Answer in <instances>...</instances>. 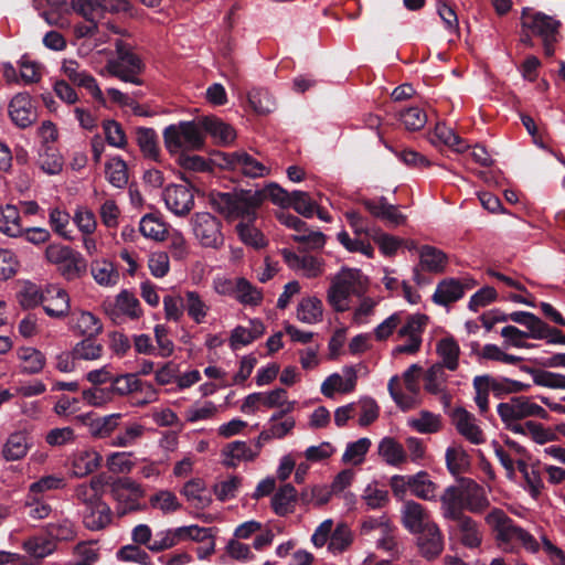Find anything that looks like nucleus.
<instances>
[{
    "label": "nucleus",
    "instance_id": "nucleus-29",
    "mask_svg": "<svg viewBox=\"0 0 565 565\" xmlns=\"http://www.w3.org/2000/svg\"><path fill=\"white\" fill-rule=\"evenodd\" d=\"M111 515L110 508L103 499L82 511L83 523L90 531H99L108 526L111 522Z\"/></svg>",
    "mask_w": 565,
    "mask_h": 565
},
{
    "label": "nucleus",
    "instance_id": "nucleus-8",
    "mask_svg": "<svg viewBox=\"0 0 565 565\" xmlns=\"http://www.w3.org/2000/svg\"><path fill=\"white\" fill-rule=\"evenodd\" d=\"M192 231L203 247L218 249L224 245L222 222L207 212L195 213L191 217Z\"/></svg>",
    "mask_w": 565,
    "mask_h": 565
},
{
    "label": "nucleus",
    "instance_id": "nucleus-63",
    "mask_svg": "<svg viewBox=\"0 0 565 565\" xmlns=\"http://www.w3.org/2000/svg\"><path fill=\"white\" fill-rule=\"evenodd\" d=\"M352 543V532L345 524H338L332 532L328 548L333 554L342 553Z\"/></svg>",
    "mask_w": 565,
    "mask_h": 565
},
{
    "label": "nucleus",
    "instance_id": "nucleus-16",
    "mask_svg": "<svg viewBox=\"0 0 565 565\" xmlns=\"http://www.w3.org/2000/svg\"><path fill=\"white\" fill-rule=\"evenodd\" d=\"M465 509L471 513H481L489 505L487 492L482 486L469 478L458 480Z\"/></svg>",
    "mask_w": 565,
    "mask_h": 565
},
{
    "label": "nucleus",
    "instance_id": "nucleus-58",
    "mask_svg": "<svg viewBox=\"0 0 565 565\" xmlns=\"http://www.w3.org/2000/svg\"><path fill=\"white\" fill-rule=\"evenodd\" d=\"M103 354V345L95 342L93 338H86L78 342L73 351L74 360L94 361L98 360Z\"/></svg>",
    "mask_w": 565,
    "mask_h": 565
},
{
    "label": "nucleus",
    "instance_id": "nucleus-13",
    "mask_svg": "<svg viewBox=\"0 0 565 565\" xmlns=\"http://www.w3.org/2000/svg\"><path fill=\"white\" fill-rule=\"evenodd\" d=\"M476 285V280L470 277L444 279L437 285L433 300L437 305L448 306L461 299L466 290L472 289Z\"/></svg>",
    "mask_w": 565,
    "mask_h": 565
},
{
    "label": "nucleus",
    "instance_id": "nucleus-53",
    "mask_svg": "<svg viewBox=\"0 0 565 565\" xmlns=\"http://www.w3.org/2000/svg\"><path fill=\"white\" fill-rule=\"evenodd\" d=\"M252 222H239L236 231L241 241L255 249H260L267 245V241L263 233L250 224Z\"/></svg>",
    "mask_w": 565,
    "mask_h": 565
},
{
    "label": "nucleus",
    "instance_id": "nucleus-10",
    "mask_svg": "<svg viewBox=\"0 0 565 565\" xmlns=\"http://www.w3.org/2000/svg\"><path fill=\"white\" fill-rule=\"evenodd\" d=\"M427 324L425 315H412L407 317L406 322L397 330L399 339L405 338L406 342L394 348L393 354H415L420 350L423 342V332Z\"/></svg>",
    "mask_w": 565,
    "mask_h": 565
},
{
    "label": "nucleus",
    "instance_id": "nucleus-57",
    "mask_svg": "<svg viewBox=\"0 0 565 565\" xmlns=\"http://www.w3.org/2000/svg\"><path fill=\"white\" fill-rule=\"evenodd\" d=\"M289 206L300 215L309 218L313 216L318 203L317 200L307 192L292 191Z\"/></svg>",
    "mask_w": 565,
    "mask_h": 565
},
{
    "label": "nucleus",
    "instance_id": "nucleus-18",
    "mask_svg": "<svg viewBox=\"0 0 565 565\" xmlns=\"http://www.w3.org/2000/svg\"><path fill=\"white\" fill-rule=\"evenodd\" d=\"M417 534L419 554L427 561L436 559L444 551V537L439 526L436 523L428 524Z\"/></svg>",
    "mask_w": 565,
    "mask_h": 565
},
{
    "label": "nucleus",
    "instance_id": "nucleus-30",
    "mask_svg": "<svg viewBox=\"0 0 565 565\" xmlns=\"http://www.w3.org/2000/svg\"><path fill=\"white\" fill-rule=\"evenodd\" d=\"M104 486L105 478L103 476H95L88 483L83 482L74 487L73 499L78 504L84 505V508L92 505L103 499Z\"/></svg>",
    "mask_w": 565,
    "mask_h": 565
},
{
    "label": "nucleus",
    "instance_id": "nucleus-15",
    "mask_svg": "<svg viewBox=\"0 0 565 565\" xmlns=\"http://www.w3.org/2000/svg\"><path fill=\"white\" fill-rule=\"evenodd\" d=\"M163 199L167 207L179 216L186 215L194 205L193 192L186 182L167 186Z\"/></svg>",
    "mask_w": 565,
    "mask_h": 565
},
{
    "label": "nucleus",
    "instance_id": "nucleus-34",
    "mask_svg": "<svg viewBox=\"0 0 565 565\" xmlns=\"http://www.w3.org/2000/svg\"><path fill=\"white\" fill-rule=\"evenodd\" d=\"M90 274L94 280L103 287L116 286L120 275L115 265L107 259H95L90 264Z\"/></svg>",
    "mask_w": 565,
    "mask_h": 565
},
{
    "label": "nucleus",
    "instance_id": "nucleus-3",
    "mask_svg": "<svg viewBox=\"0 0 565 565\" xmlns=\"http://www.w3.org/2000/svg\"><path fill=\"white\" fill-rule=\"evenodd\" d=\"M497 412L505 428L514 434L523 431V424L520 423L522 419L529 417L548 418L547 412L542 406L524 395L513 396L509 401L500 403Z\"/></svg>",
    "mask_w": 565,
    "mask_h": 565
},
{
    "label": "nucleus",
    "instance_id": "nucleus-11",
    "mask_svg": "<svg viewBox=\"0 0 565 565\" xmlns=\"http://www.w3.org/2000/svg\"><path fill=\"white\" fill-rule=\"evenodd\" d=\"M110 495L118 503L119 513L126 514L140 509L139 500L145 491L136 481L124 478L111 483Z\"/></svg>",
    "mask_w": 565,
    "mask_h": 565
},
{
    "label": "nucleus",
    "instance_id": "nucleus-38",
    "mask_svg": "<svg viewBox=\"0 0 565 565\" xmlns=\"http://www.w3.org/2000/svg\"><path fill=\"white\" fill-rule=\"evenodd\" d=\"M18 356L21 361V372L29 375L40 373L46 362L44 354L34 348H21Z\"/></svg>",
    "mask_w": 565,
    "mask_h": 565
},
{
    "label": "nucleus",
    "instance_id": "nucleus-32",
    "mask_svg": "<svg viewBox=\"0 0 565 565\" xmlns=\"http://www.w3.org/2000/svg\"><path fill=\"white\" fill-rule=\"evenodd\" d=\"M437 364L455 372L459 367L460 347L452 337L440 339L436 344Z\"/></svg>",
    "mask_w": 565,
    "mask_h": 565
},
{
    "label": "nucleus",
    "instance_id": "nucleus-6",
    "mask_svg": "<svg viewBox=\"0 0 565 565\" xmlns=\"http://www.w3.org/2000/svg\"><path fill=\"white\" fill-rule=\"evenodd\" d=\"M45 258L67 280L76 279L86 271V262L81 253L62 244H50L45 249Z\"/></svg>",
    "mask_w": 565,
    "mask_h": 565
},
{
    "label": "nucleus",
    "instance_id": "nucleus-24",
    "mask_svg": "<svg viewBox=\"0 0 565 565\" xmlns=\"http://www.w3.org/2000/svg\"><path fill=\"white\" fill-rule=\"evenodd\" d=\"M452 422L459 434L470 443L479 445L484 441L483 433L477 425L476 417L465 408H456L454 411Z\"/></svg>",
    "mask_w": 565,
    "mask_h": 565
},
{
    "label": "nucleus",
    "instance_id": "nucleus-14",
    "mask_svg": "<svg viewBox=\"0 0 565 565\" xmlns=\"http://www.w3.org/2000/svg\"><path fill=\"white\" fill-rule=\"evenodd\" d=\"M419 264L414 268V280L423 284L422 271L441 274L448 264V256L439 248L431 245H423L418 248Z\"/></svg>",
    "mask_w": 565,
    "mask_h": 565
},
{
    "label": "nucleus",
    "instance_id": "nucleus-7",
    "mask_svg": "<svg viewBox=\"0 0 565 565\" xmlns=\"http://www.w3.org/2000/svg\"><path fill=\"white\" fill-rule=\"evenodd\" d=\"M362 275L359 269H343L332 280L328 291V300L337 311L348 309V299L351 295L362 290Z\"/></svg>",
    "mask_w": 565,
    "mask_h": 565
},
{
    "label": "nucleus",
    "instance_id": "nucleus-36",
    "mask_svg": "<svg viewBox=\"0 0 565 565\" xmlns=\"http://www.w3.org/2000/svg\"><path fill=\"white\" fill-rule=\"evenodd\" d=\"M433 143L440 142L457 153L463 152L469 148L465 139L457 135L451 128L445 124H437L430 137Z\"/></svg>",
    "mask_w": 565,
    "mask_h": 565
},
{
    "label": "nucleus",
    "instance_id": "nucleus-55",
    "mask_svg": "<svg viewBox=\"0 0 565 565\" xmlns=\"http://www.w3.org/2000/svg\"><path fill=\"white\" fill-rule=\"evenodd\" d=\"M149 503L153 509H158L164 514H170L181 509V503L177 495L169 490L158 491L150 497Z\"/></svg>",
    "mask_w": 565,
    "mask_h": 565
},
{
    "label": "nucleus",
    "instance_id": "nucleus-52",
    "mask_svg": "<svg viewBox=\"0 0 565 565\" xmlns=\"http://www.w3.org/2000/svg\"><path fill=\"white\" fill-rule=\"evenodd\" d=\"M28 439L21 433L12 434L3 446L2 455L7 460H19L28 452Z\"/></svg>",
    "mask_w": 565,
    "mask_h": 565
},
{
    "label": "nucleus",
    "instance_id": "nucleus-60",
    "mask_svg": "<svg viewBox=\"0 0 565 565\" xmlns=\"http://www.w3.org/2000/svg\"><path fill=\"white\" fill-rule=\"evenodd\" d=\"M371 447V440L369 438H360L356 441L348 444L345 451L342 456L344 463L359 465L363 462L366 452Z\"/></svg>",
    "mask_w": 565,
    "mask_h": 565
},
{
    "label": "nucleus",
    "instance_id": "nucleus-21",
    "mask_svg": "<svg viewBox=\"0 0 565 565\" xmlns=\"http://www.w3.org/2000/svg\"><path fill=\"white\" fill-rule=\"evenodd\" d=\"M402 523L412 533H418L428 524H434L427 510L418 502L405 501L402 510Z\"/></svg>",
    "mask_w": 565,
    "mask_h": 565
},
{
    "label": "nucleus",
    "instance_id": "nucleus-35",
    "mask_svg": "<svg viewBox=\"0 0 565 565\" xmlns=\"http://www.w3.org/2000/svg\"><path fill=\"white\" fill-rule=\"evenodd\" d=\"M437 491V483L431 480L426 471H419L411 476V492L413 495L425 501H435Z\"/></svg>",
    "mask_w": 565,
    "mask_h": 565
},
{
    "label": "nucleus",
    "instance_id": "nucleus-48",
    "mask_svg": "<svg viewBox=\"0 0 565 565\" xmlns=\"http://www.w3.org/2000/svg\"><path fill=\"white\" fill-rule=\"evenodd\" d=\"M408 426L420 434H434L441 428V420L439 415L422 411L417 417L408 419Z\"/></svg>",
    "mask_w": 565,
    "mask_h": 565
},
{
    "label": "nucleus",
    "instance_id": "nucleus-22",
    "mask_svg": "<svg viewBox=\"0 0 565 565\" xmlns=\"http://www.w3.org/2000/svg\"><path fill=\"white\" fill-rule=\"evenodd\" d=\"M287 402V392L284 388H276L268 393H252L247 395L241 406L246 414L255 413L259 404L267 408L284 406Z\"/></svg>",
    "mask_w": 565,
    "mask_h": 565
},
{
    "label": "nucleus",
    "instance_id": "nucleus-33",
    "mask_svg": "<svg viewBox=\"0 0 565 565\" xmlns=\"http://www.w3.org/2000/svg\"><path fill=\"white\" fill-rule=\"evenodd\" d=\"M182 494L195 509L202 510L212 503V497L206 490L205 482L200 478L189 480L182 489Z\"/></svg>",
    "mask_w": 565,
    "mask_h": 565
},
{
    "label": "nucleus",
    "instance_id": "nucleus-20",
    "mask_svg": "<svg viewBox=\"0 0 565 565\" xmlns=\"http://www.w3.org/2000/svg\"><path fill=\"white\" fill-rule=\"evenodd\" d=\"M9 115L20 128L30 127L35 121L36 110L29 93H19L11 99Z\"/></svg>",
    "mask_w": 565,
    "mask_h": 565
},
{
    "label": "nucleus",
    "instance_id": "nucleus-47",
    "mask_svg": "<svg viewBox=\"0 0 565 565\" xmlns=\"http://www.w3.org/2000/svg\"><path fill=\"white\" fill-rule=\"evenodd\" d=\"M139 231L146 238L153 241H163L168 233L166 224L153 214H146L141 217Z\"/></svg>",
    "mask_w": 565,
    "mask_h": 565
},
{
    "label": "nucleus",
    "instance_id": "nucleus-27",
    "mask_svg": "<svg viewBox=\"0 0 565 565\" xmlns=\"http://www.w3.org/2000/svg\"><path fill=\"white\" fill-rule=\"evenodd\" d=\"M455 534L459 542L468 548H477L481 545L483 533L477 521L469 515H465L455 521Z\"/></svg>",
    "mask_w": 565,
    "mask_h": 565
},
{
    "label": "nucleus",
    "instance_id": "nucleus-17",
    "mask_svg": "<svg viewBox=\"0 0 565 565\" xmlns=\"http://www.w3.org/2000/svg\"><path fill=\"white\" fill-rule=\"evenodd\" d=\"M281 256L287 266L295 271H302L307 278H316L323 273L324 262L312 255H298L295 252L284 248Z\"/></svg>",
    "mask_w": 565,
    "mask_h": 565
},
{
    "label": "nucleus",
    "instance_id": "nucleus-25",
    "mask_svg": "<svg viewBox=\"0 0 565 565\" xmlns=\"http://www.w3.org/2000/svg\"><path fill=\"white\" fill-rule=\"evenodd\" d=\"M440 512L445 520L456 521L465 516V505L458 483L447 487L439 498Z\"/></svg>",
    "mask_w": 565,
    "mask_h": 565
},
{
    "label": "nucleus",
    "instance_id": "nucleus-46",
    "mask_svg": "<svg viewBox=\"0 0 565 565\" xmlns=\"http://www.w3.org/2000/svg\"><path fill=\"white\" fill-rule=\"evenodd\" d=\"M121 414L115 413L92 419L88 424V433L95 438H106L118 427Z\"/></svg>",
    "mask_w": 565,
    "mask_h": 565
},
{
    "label": "nucleus",
    "instance_id": "nucleus-5",
    "mask_svg": "<svg viewBox=\"0 0 565 565\" xmlns=\"http://www.w3.org/2000/svg\"><path fill=\"white\" fill-rule=\"evenodd\" d=\"M114 46L117 57L107 61V72L124 82L141 85L138 75L145 70L142 60L132 51L131 45L121 39H116Z\"/></svg>",
    "mask_w": 565,
    "mask_h": 565
},
{
    "label": "nucleus",
    "instance_id": "nucleus-39",
    "mask_svg": "<svg viewBox=\"0 0 565 565\" xmlns=\"http://www.w3.org/2000/svg\"><path fill=\"white\" fill-rule=\"evenodd\" d=\"M297 497V491L290 483H286L280 487L271 499V507L275 513L284 516L292 512Z\"/></svg>",
    "mask_w": 565,
    "mask_h": 565
},
{
    "label": "nucleus",
    "instance_id": "nucleus-45",
    "mask_svg": "<svg viewBox=\"0 0 565 565\" xmlns=\"http://www.w3.org/2000/svg\"><path fill=\"white\" fill-rule=\"evenodd\" d=\"M184 309L188 316L200 324L205 320L210 307L196 291L188 290L184 294Z\"/></svg>",
    "mask_w": 565,
    "mask_h": 565
},
{
    "label": "nucleus",
    "instance_id": "nucleus-9",
    "mask_svg": "<svg viewBox=\"0 0 565 565\" xmlns=\"http://www.w3.org/2000/svg\"><path fill=\"white\" fill-rule=\"evenodd\" d=\"M222 162L218 166L222 169L235 170L242 168L243 177H265V174H278L280 173L277 163L267 167L265 163L257 161L247 152L237 151L233 153H220Z\"/></svg>",
    "mask_w": 565,
    "mask_h": 565
},
{
    "label": "nucleus",
    "instance_id": "nucleus-12",
    "mask_svg": "<svg viewBox=\"0 0 565 565\" xmlns=\"http://www.w3.org/2000/svg\"><path fill=\"white\" fill-rule=\"evenodd\" d=\"M522 29L530 31L542 39L553 38L561 25L559 21L541 11H533L531 8H523L521 13Z\"/></svg>",
    "mask_w": 565,
    "mask_h": 565
},
{
    "label": "nucleus",
    "instance_id": "nucleus-62",
    "mask_svg": "<svg viewBox=\"0 0 565 565\" xmlns=\"http://www.w3.org/2000/svg\"><path fill=\"white\" fill-rule=\"evenodd\" d=\"M362 500L365 502L369 509H382L388 501L387 490L379 488L376 482L370 483L365 487L362 493Z\"/></svg>",
    "mask_w": 565,
    "mask_h": 565
},
{
    "label": "nucleus",
    "instance_id": "nucleus-40",
    "mask_svg": "<svg viewBox=\"0 0 565 565\" xmlns=\"http://www.w3.org/2000/svg\"><path fill=\"white\" fill-rule=\"evenodd\" d=\"M20 213L14 205L8 204L0 209V232L10 237H18L23 230Z\"/></svg>",
    "mask_w": 565,
    "mask_h": 565
},
{
    "label": "nucleus",
    "instance_id": "nucleus-43",
    "mask_svg": "<svg viewBox=\"0 0 565 565\" xmlns=\"http://www.w3.org/2000/svg\"><path fill=\"white\" fill-rule=\"evenodd\" d=\"M446 370L447 367L435 363L426 371L424 375V387L428 393L434 395L445 393L446 383L448 381Z\"/></svg>",
    "mask_w": 565,
    "mask_h": 565
},
{
    "label": "nucleus",
    "instance_id": "nucleus-2",
    "mask_svg": "<svg viewBox=\"0 0 565 565\" xmlns=\"http://www.w3.org/2000/svg\"><path fill=\"white\" fill-rule=\"evenodd\" d=\"M260 193L253 190L239 193H217L213 199L214 206L230 218H241L242 222H253L257 217V210L262 205Z\"/></svg>",
    "mask_w": 565,
    "mask_h": 565
},
{
    "label": "nucleus",
    "instance_id": "nucleus-1",
    "mask_svg": "<svg viewBox=\"0 0 565 565\" xmlns=\"http://www.w3.org/2000/svg\"><path fill=\"white\" fill-rule=\"evenodd\" d=\"M486 522L495 533V540L504 551H512L516 545H522L531 552L539 550V543L533 535L518 526L503 510L495 508L490 511Z\"/></svg>",
    "mask_w": 565,
    "mask_h": 565
},
{
    "label": "nucleus",
    "instance_id": "nucleus-54",
    "mask_svg": "<svg viewBox=\"0 0 565 565\" xmlns=\"http://www.w3.org/2000/svg\"><path fill=\"white\" fill-rule=\"evenodd\" d=\"M182 542L180 527L160 531L156 534V539L148 545V550L159 553L169 550Z\"/></svg>",
    "mask_w": 565,
    "mask_h": 565
},
{
    "label": "nucleus",
    "instance_id": "nucleus-28",
    "mask_svg": "<svg viewBox=\"0 0 565 565\" xmlns=\"http://www.w3.org/2000/svg\"><path fill=\"white\" fill-rule=\"evenodd\" d=\"M102 460V455L93 448L77 450L72 457V476L84 478L93 473L99 468Z\"/></svg>",
    "mask_w": 565,
    "mask_h": 565
},
{
    "label": "nucleus",
    "instance_id": "nucleus-31",
    "mask_svg": "<svg viewBox=\"0 0 565 565\" xmlns=\"http://www.w3.org/2000/svg\"><path fill=\"white\" fill-rule=\"evenodd\" d=\"M200 124L204 131L220 145H228L236 138L234 128L216 116H202Z\"/></svg>",
    "mask_w": 565,
    "mask_h": 565
},
{
    "label": "nucleus",
    "instance_id": "nucleus-4",
    "mask_svg": "<svg viewBox=\"0 0 565 565\" xmlns=\"http://www.w3.org/2000/svg\"><path fill=\"white\" fill-rule=\"evenodd\" d=\"M205 131L198 121H180L178 125H169L163 130L166 148L171 152L184 150H201L205 145Z\"/></svg>",
    "mask_w": 565,
    "mask_h": 565
},
{
    "label": "nucleus",
    "instance_id": "nucleus-61",
    "mask_svg": "<svg viewBox=\"0 0 565 565\" xmlns=\"http://www.w3.org/2000/svg\"><path fill=\"white\" fill-rule=\"evenodd\" d=\"M523 431L519 433L523 436H530L536 444L544 445L557 439L556 434L550 428H545L542 424L527 420L523 424Z\"/></svg>",
    "mask_w": 565,
    "mask_h": 565
},
{
    "label": "nucleus",
    "instance_id": "nucleus-51",
    "mask_svg": "<svg viewBox=\"0 0 565 565\" xmlns=\"http://www.w3.org/2000/svg\"><path fill=\"white\" fill-rule=\"evenodd\" d=\"M145 431L146 428L141 424H128L119 434L113 438L110 445L121 448L131 447L145 435Z\"/></svg>",
    "mask_w": 565,
    "mask_h": 565
},
{
    "label": "nucleus",
    "instance_id": "nucleus-50",
    "mask_svg": "<svg viewBox=\"0 0 565 565\" xmlns=\"http://www.w3.org/2000/svg\"><path fill=\"white\" fill-rule=\"evenodd\" d=\"M235 298L245 306H257L263 300V294L247 279L241 277L236 279Z\"/></svg>",
    "mask_w": 565,
    "mask_h": 565
},
{
    "label": "nucleus",
    "instance_id": "nucleus-56",
    "mask_svg": "<svg viewBox=\"0 0 565 565\" xmlns=\"http://www.w3.org/2000/svg\"><path fill=\"white\" fill-rule=\"evenodd\" d=\"M142 386L141 381L137 377L136 374L127 373L122 375H117L113 377L110 391L111 394H117L120 396L128 395L132 392L140 391Z\"/></svg>",
    "mask_w": 565,
    "mask_h": 565
},
{
    "label": "nucleus",
    "instance_id": "nucleus-41",
    "mask_svg": "<svg viewBox=\"0 0 565 565\" xmlns=\"http://www.w3.org/2000/svg\"><path fill=\"white\" fill-rule=\"evenodd\" d=\"M322 313V302L316 297L302 299L297 307V318L303 323L313 324L321 321Z\"/></svg>",
    "mask_w": 565,
    "mask_h": 565
},
{
    "label": "nucleus",
    "instance_id": "nucleus-42",
    "mask_svg": "<svg viewBox=\"0 0 565 565\" xmlns=\"http://www.w3.org/2000/svg\"><path fill=\"white\" fill-rule=\"evenodd\" d=\"M380 456L391 466H401L407 459L403 446L395 439L385 437L379 445Z\"/></svg>",
    "mask_w": 565,
    "mask_h": 565
},
{
    "label": "nucleus",
    "instance_id": "nucleus-19",
    "mask_svg": "<svg viewBox=\"0 0 565 565\" xmlns=\"http://www.w3.org/2000/svg\"><path fill=\"white\" fill-rule=\"evenodd\" d=\"M105 312L114 322H118L120 313L130 319H138L142 315L139 300L127 290L119 292L114 305L105 303Z\"/></svg>",
    "mask_w": 565,
    "mask_h": 565
},
{
    "label": "nucleus",
    "instance_id": "nucleus-26",
    "mask_svg": "<svg viewBox=\"0 0 565 565\" xmlns=\"http://www.w3.org/2000/svg\"><path fill=\"white\" fill-rule=\"evenodd\" d=\"M70 327L86 338H94L103 331V323L94 313L85 310H73L70 315Z\"/></svg>",
    "mask_w": 565,
    "mask_h": 565
},
{
    "label": "nucleus",
    "instance_id": "nucleus-64",
    "mask_svg": "<svg viewBox=\"0 0 565 565\" xmlns=\"http://www.w3.org/2000/svg\"><path fill=\"white\" fill-rule=\"evenodd\" d=\"M23 548L33 557L44 558L55 551L56 544L50 539L32 537L23 543Z\"/></svg>",
    "mask_w": 565,
    "mask_h": 565
},
{
    "label": "nucleus",
    "instance_id": "nucleus-59",
    "mask_svg": "<svg viewBox=\"0 0 565 565\" xmlns=\"http://www.w3.org/2000/svg\"><path fill=\"white\" fill-rule=\"evenodd\" d=\"M398 119L408 131H417L424 128L427 122L426 113L417 107H409L398 113Z\"/></svg>",
    "mask_w": 565,
    "mask_h": 565
},
{
    "label": "nucleus",
    "instance_id": "nucleus-44",
    "mask_svg": "<svg viewBox=\"0 0 565 565\" xmlns=\"http://www.w3.org/2000/svg\"><path fill=\"white\" fill-rule=\"evenodd\" d=\"M74 559L65 565H95L99 561V547L94 542H81L73 551Z\"/></svg>",
    "mask_w": 565,
    "mask_h": 565
},
{
    "label": "nucleus",
    "instance_id": "nucleus-37",
    "mask_svg": "<svg viewBox=\"0 0 565 565\" xmlns=\"http://www.w3.org/2000/svg\"><path fill=\"white\" fill-rule=\"evenodd\" d=\"M136 138L143 157L159 162L160 148L156 130L153 128L139 127L136 131Z\"/></svg>",
    "mask_w": 565,
    "mask_h": 565
},
{
    "label": "nucleus",
    "instance_id": "nucleus-23",
    "mask_svg": "<svg viewBox=\"0 0 565 565\" xmlns=\"http://www.w3.org/2000/svg\"><path fill=\"white\" fill-rule=\"evenodd\" d=\"M42 306L47 316L61 319L70 312V297L64 289L57 286H49L44 289Z\"/></svg>",
    "mask_w": 565,
    "mask_h": 565
},
{
    "label": "nucleus",
    "instance_id": "nucleus-49",
    "mask_svg": "<svg viewBox=\"0 0 565 565\" xmlns=\"http://www.w3.org/2000/svg\"><path fill=\"white\" fill-rule=\"evenodd\" d=\"M224 463L227 467H235L237 461L253 460L256 456L245 441H233L224 449Z\"/></svg>",
    "mask_w": 565,
    "mask_h": 565
}]
</instances>
